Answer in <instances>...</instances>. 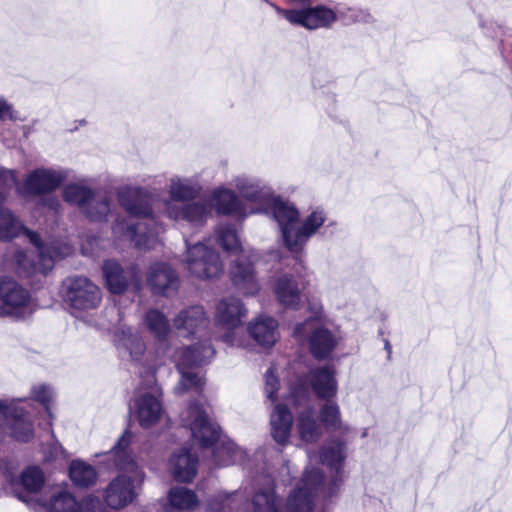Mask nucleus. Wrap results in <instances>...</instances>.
<instances>
[{"label": "nucleus", "instance_id": "obj_1", "mask_svg": "<svg viewBox=\"0 0 512 512\" xmlns=\"http://www.w3.org/2000/svg\"><path fill=\"white\" fill-rule=\"evenodd\" d=\"M117 198L128 218L116 219L113 234L140 249L153 248L164 228L153 215L149 192L142 187L125 186L119 189Z\"/></svg>", "mask_w": 512, "mask_h": 512}, {"label": "nucleus", "instance_id": "obj_2", "mask_svg": "<svg viewBox=\"0 0 512 512\" xmlns=\"http://www.w3.org/2000/svg\"><path fill=\"white\" fill-rule=\"evenodd\" d=\"M263 206L270 209L278 224L284 247L293 254L302 253L310 238L327 220L325 210L317 207L300 222L298 209L292 203L276 198L273 194L270 203Z\"/></svg>", "mask_w": 512, "mask_h": 512}, {"label": "nucleus", "instance_id": "obj_3", "mask_svg": "<svg viewBox=\"0 0 512 512\" xmlns=\"http://www.w3.org/2000/svg\"><path fill=\"white\" fill-rule=\"evenodd\" d=\"M132 438V433L126 430L112 449L117 469L130 473V475L123 474L113 479L105 490V502L113 509H119L131 503L137 495V487L144 481L143 471L127 450Z\"/></svg>", "mask_w": 512, "mask_h": 512}, {"label": "nucleus", "instance_id": "obj_4", "mask_svg": "<svg viewBox=\"0 0 512 512\" xmlns=\"http://www.w3.org/2000/svg\"><path fill=\"white\" fill-rule=\"evenodd\" d=\"M217 242L227 252L238 254V258L231 265L230 279L234 286L245 295H254L259 289L258 279L253 262L257 254L246 251L239 241V237L233 224H221L216 230Z\"/></svg>", "mask_w": 512, "mask_h": 512}, {"label": "nucleus", "instance_id": "obj_5", "mask_svg": "<svg viewBox=\"0 0 512 512\" xmlns=\"http://www.w3.org/2000/svg\"><path fill=\"white\" fill-rule=\"evenodd\" d=\"M214 355L215 349L209 340L176 350L174 360L181 374L179 384L175 388L177 394H183L189 390L201 391L204 385L203 379L187 369L209 363Z\"/></svg>", "mask_w": 512, "mask_h": 512}, {"label": "nucleus", "instance_id": "obj_6", "mask_svg": "<svg viewBox=\"0 0 512 512\" xmlns=\"http://www.w3.org/2000/svg\"><path fill=\"white\" fill-rule=\"evenodd\" d=\"M0 315L15 320L31 317L37 309V303L29 290L10 277H0Z\"/></svg>", "mask_w": 512, "mask_h": 512}, {"label": "nucleus", "instance_id": "obj_7", "mask_svg": "<svg viewBox=\"0 0 512 512\" xmlns=\"http://www.w3.org/2000/svg\"><path fill=\"white\" fill-rule=\"evenodd\" d=\"M64 200L76 205L91 221H102L111 210L109 197L99 190L78 183H70L63 189Z\"/></svg>", "mask_w": 512, "mask_h": 512}, {"label": "nucleus", "instance_id": "obj_8", "mask_svg": "<svg viewBox=\"0 0 512 512\" xmlns=\"http://www.w3.org/2000/svg\"><path fill=\"white\" fill-rule=\"evenodd\" d=\"M320 399H331L337 393V380L332 366H323L312 369L306 376L299 377L291 388V397L300 404L309 398V389Z\"/></svg>", "mask_w": 512, "mask_h": 512}, {"label": "nucleus", "instance_id": "obj_9", "mask_svg": "<svg viewBox=\"0 0 512 512\" xmlns=\"http://www.w3.org/2000/svg\"><path fill=\"white\" fill-rule=\"evenodd\" d=\"M61 293L64 302L74 312L96 309L102 300L99 287L83 276L66 278L62 283Z\"/></svg>", "mask_w": 512, "mask_h": 512}, {"label": "nucleus", "instance_id": "obj_10", "mask_svg": "<svg viewBox=\"0 0 512 512\" xmlns=\"http://www.w3.org/2000/svg\"><path fill=\"white\" fill-rule=\"evenodd\" d=\"M293 335L300 342L307 338L309 350L318 360L328 358L338 345L337 336L317 323L315 319H307L298 323L294 328Z\"/></svg>", "mask_w": 512, "mask_h": 512}, {"label": "nucleus", "instance_id": "obj_11", "mask_svg": "<svg viewBox=\"0 0 512 512\" xmlns=\"http://www.w3.org/2000/svg\"><path fill=\"white\" fill-rule=\"evenodd\" d=\"M246 309L242 301L236 297L222 299L215 313V324L217 327L226 330L221 340L229 346L243 347V341L237 336L236 329L243 323L246 317Z\"/></svg>", "mask_w": 512, "mask_h": 512}, {"label": "nucleus", "instance_id": "obj_12", "mask_svg": "<svg viewBox=\"0 0 512 512\" xmlns=\"http://www.w3.org/2000/svg\"><path fill=\"white\" fill-rule=\"evenodd\" d=\"M186 266L199 279L217 278L223 273L219 254L202 242L193 245L186 241Z\"/></svg>", "mask_w": 512, "mask_h": 512}, {"label": "nucleus", "instance_id": "obj_13", "mask_svg": "<svg viewBox=\"0 0 512 512\" xmlns=\"http://www.w3.org/2000/svg\"><path fill=\"white\" fill-rule=\"evenodd\" d=\"M19 402L27 403L22 399H0V431L5 432L7 426L15 440L28 442L33 437L32 423L26 418L24 408L18 406Z\"/></svg>", "mask_w": 512, "mask_h": 512}, {"label": "nucleus", "instance_id": "obj_14", "mask_svg": "<svg viewBox=\"0 0 512 512\" xmlns=\"http://www.w3.org/2000/svg\"><path fill=\"white\" fill-rule=\"evenodd\" d=\"M182 421L189 427L192 437L203 447L212 446L220 437V427L198 403L189 405Z\"/></svg>", "mask_w": 512, "mask_h": 512}, {"label": "nucleus", "instance_id": "obj_15", "mask_svg": "<svg viewBox=\"0 0 512 512\" xmlns=\"http://www.w3.org/2000/svg\"><path fill=\"white\" fill-rule=\"evenodd\" d=\"M276 10L291 24L299 25L309 30L330 27L337 20V13L325 5H316L302 9L277 8Z\"/></svg>", "mask_w": 512, "mask_h": 512}, {"label": "nucleus", "instance_id": "obj_16", "mask_svg": "<svg viewBox=\"0 0 512 512\" xmlns=\"http://www.w3.org/2000/svg\"><path fill=\"white\" fill-rule=\"evenodd\" d=\"M103 276L108 290L113 294H121L130 284L137 288L140 285V270L136 264L123 268L115 260H106L102 266Z\"/></svg>", "mask_w": 512, "mask_h": 512}, {"label": "nucleus", "instance_id": "obj_17", "mask_svg": "<svg viewBox=\"0 0 512 512\" xmlns=\"http://www.w3.org/2000/svg\"><path fill=\"white\" fill-rule=\"evenodd\" d=\"M66 175L61 170L37 168L31 171L22 186L23 195L41 196L52 193L65 181Z\"/></svg>", "mask_w": 512, "mask_h": 512}, {"label": "nucleus", "instance_id": "obj_18", "mask_svg": "<svg viewBox=\"0 0 512 512\" xmlns=\"http://www.w3.org/2000/svg\"><path fill=\"white\" fill-rule=\"evenodd\" d=\"M166 213L170 219L185 220L193 226L203 225L211 214L209 202L199 200L196 202L178 205L167 201L165 203Z\"/></svg>", "mask_w": 512, "mask_h": 512}, {"label": "nucleus", "instance_id": "obj_19", "mask_svg": "<svg viewBox=\"0 0 512 512\" xmlns=\"http://www.w3.org/2000/svg\"><path fill=\"white\" fill-rule=\"evenodd\" d=\"M147 283L154 294L170 296L179 288L176 272L167 264L157 262L149 267Z\"/></svg>", "mask_w": 512, "mask_h": 512}, {"label": "nucleus", "instance_id": "obj_20", "mask_svg": "<svg viewBox=\"0 0 512 512\" xmlns=\"http://www.w3.org/2000/svg\"><path fill=\"white\" fill-rule=\"evenodd\" d=\"M157 389L152 392L140 394L135 400L133 408L135 410L139 424L144 428H149L156 424L162 415V404L159 397L155 394Z\"/></svg>", "mask_w": 512, "mask_h": 512}, {"label": "nucleus", "instance_id": "obj_21", "mask_svg": "<svg viewBox=\"0 0 512 512\" xmlns=\"http://www.w3.org/2000/svg\"><path fill=\"white\" fill-rule=\"evenodd\" d=\"M218 214L245 218L247 216L245 206L234 191L225 187L213 190L210 202Z\"/></svg>", "mask_w": 512, "mask_h": 512}, {"label": "nucleus", "instance_id": "obj_22", "mask_svg": "<svg viewBox=\"0 0 512 512\" xmlns=\"http://www.w3.org/2000/svg\"><path fill=\"white\" fill-rule=\"evenodd\" d=\"M169 465L176 481L191 482L197 474L198 458L190 449L182 448L173 453Z\"/></svg>", "mask_w": 512, "mask_h": 512}, {"label": "nucleus", "instance_id": "obj_23", "mask_svg": "<svg viewBox=\"0 0 512 512\" xmlns=\"http://www.w3.org/2000/svg\"><path fill=\"white\" fill-rule=\"evenodd\" d=\"M235 188L247 200L264 205L269 204L273 194L270 187L262 184L259 180L245 175L237 176L233 180Z\"/></svg>", "mask_w": 512, "mask_h": 512}, {"label": "nucleus", "instance_id": "obj_24", "mask_svg": "<svg viewBox=\"0 0 512 512\" xmlns=\"http://www.w3.org/2000/svg\"><path fill=\"white\" fill-rule=\"evenodd\" d=\"M209 318L204 308L200 305H192L182 309L174 319V326L179 331H185L187 335H193L200 329L208 326Z\"/></svg>", "mask_w": 512, "mask_h": 512}, {"label": "nucleus", "instance_id": "obj_25", "mask_svg": "<svg viewBox=\"0 0 512 512\" xmlns=\"http://www.w3.org/2000/svg\"><path fill=\"white\" fill-rule=\"evenodd\" d=\"M21 232L28 237L34 246L41 248V238L37 233L24 228L10 210L0 208V239L10 240L17 237Z\"/></svg>", "mask_w": 512, "mask_h": 512}, {"label": "nucleus", "instance_id": "obj_26", "mask_svg": "<svg viewBox=\"0 0 512 512\" xmlns=\"http://www.w3.org/2000/svg\"><path fill=\"white\" fill-rule=\"evenodd\" d=\"M278 323L272 317L260 316L250 323L248 330L251 337L261 346L271 347L278 340Z\"/></svg>", "mask_w": 512, "mask_h": 512}, {"label": "nucleus", "instance_id": "obj_27", "mask_svg": "<svg viewBox=\"0 0 512 512\" xmlns=\"http://www.w3.org/2000/svg\"><path fill=\"white\" fill-rule=\"evenodd\" d=\"M271 435L281 445L287 443L293 424L290 410L282 404H277L270 417Z\"/></svg>", "mask_w": 512, "mask_h": 512}, {"label": "nucleus", "instance_id": "obj_28", "mask_svg": "<svg viewBox=\"0 0 512 512\" xmlns=\"http://www.w3.org/2000/svg\"><path fill=\"white\" fill-rule=\"evenodd\" d=\"M18 273L29 277L36 273L46 275L54 266V259L50 254L41 250L38 254V262L33 263L24 251H18L16 254Z\"/></svg>", "mask_w": 512, "mask_h": 512}, {"label": "nucleus", "instance_id": "obj_29", "mask_svg": "<svg viewBox=\"0 0 512 512\" xmlns=\"http://www.w3.org/2000/svg\"><path fill=\"white\" fill-rule=\"evenodd\" d=\"M275 294L279 303L286 308L297 309L301 303V289L291 275H283L278 278Z\"/></svg>", "mask_w": 512, "mask_h": 512}, {"label": "nucleus", "instance_id": "obj_30", "mask_svg": "<svg viewBox=\"0 0 512 512\" xmlns=\"http://www.w3.org/2000/svg\"><path fill=\"white\" fill-rule=\"evenodd\" d=\"M201 189V185L193 179L174 176L169 184L170 201L173 203L194 200L199 196Z\"/></svg>", "mask_w": 512, "mask_h": 512}, {"label": "nucleus", "instance_id": "obj_31", "mask_svg": "<svg viewBox=\"0 0 512 512\" xmlns=\"http://www.w3.org/2000/svg\"><path fill=\"white\" fill-rule=\"evenodd\" d=\"M297 430L301 440L304 442L313 443L320 438L321 427L315 419V413L312 407H308L298 416Z\"/></svg>", "mask_w": 512, "mask_h": 512}, {"label": "nucleus", "instance_id": "obj_32", "mask_svg": "<svg viewBox=\"0 0 512 512\" xmlns=\"http://www.w3.org/2000/svg\"><path fill=\"white\" fill-rule=\"evenodd\" d=\"M346 458L345 443L340 440H333L321 449L320 461L335 472L336 476L340 474L343 461Z\"/></svg>", "mask_w": 512, "mask_h": 512}, {"label": "nucleus", "instance_id": "obj_33", "mask_svg": "<svg viewBox=\"0 0 512 512\" xmlns=\"http://www.w3.org/2000/svg\"><path fill=\"white\" fill-rule=\"evenodd\" d=\"M170 506L165 508V512H182L183 510L193 509L198 505L196 494L185 487H173L169 491Z\"/></svg>", "mask_w": 512, "mask_h": 512}, {"label": "nucleus", "instance_id": "obj_34", "mask_svg": "<svg viewBox=\"0 0 512 512\" xmlns=\"http://www.w3.org/2000/svg\"><path fill=\"white\" fill-rule=\"evenodd\" d=\"M118 345L129 352L135 362L141 360L145 352V343L142 338L129 327H122L116 334Z\"/></svg>", "mask_w": 512, "mask_h": 512}, {"label": "nucleus", "instance_id": "obj_35", "mask_svg": "<svg viewBox=\"0 0 512 512\" xmlns=\"http://www.w3.org/2000/svg\"><path fill=\"white\" fill-rule=\"evenodd\" d=\"M212 456L216 466L226 467L241 463L245 459L246 453L236 444L228 442L214 449Z\"/></svg>", "mask_w": 512, "mask_h": 512}, {"label": "nucleus", "instance_id": "obj_36", "mask_svg": "<svg viewBox=\"0 0 512 512\" xmlns=\"http://www.w3.org/2000/svg\"><path fill=\"white\" fill-rule=\"evenodd\" d=\"M210 507L213 512H248L249 502L242 493L235 492L219 496Z\"/></svg>", "mask_w": 512, "mask_h": 512}, {"label": "nucleus", "instance_id": "obj_37", "mask_svg": "<svg viewBox=\"0 0 512 512\" xmlns=\"http://www.w3.org/2000/svg\"><path fill=\"white\" fill-rule=\"evenodd\" d=\"M69 476L76 486L85 488L95 484L97 479L94 467L78 460L72 461L70 464Z\"/></svg>", "mask_w": 512, "mask_h": 512}, {"label": "nucleus", "instance_id": "obj_38", "mask_svg": "<svg viewBox=\"0 0 512 512\" xmlns=\"http://www.w3.org/2000/svg\"><path fill=\"white\" fill-rule=\"evenodd\" d=\"M145 324L150 333L158 340L165 341L169 332L170 325L166 316L157 309L149 310L145 315Z\"/></svg>", "mask_w": 512, "mask_h": 512}, {"label": "nucleus", "instance_id": "obj_39", "mask_svg": "<svg viewBox=\"0 0 512 512\" xmlns=\"http://www.w3.org/2000/svg\"><path fill=\"white\" fill-rule=\"evenodd\" d=\"M326 401L320 409L321 422L328 431L346 433L348 427L341 422L339 406L335 402L330 401V399Z\"/></svg>", "mask_w": 512, "mask_h": 512}, {"label": "nucleus", "instance_id": "obj_40", "mask_svg": "<svg viewBox=\"0 0 512 512\" xmlns=\"http://www.w3.org/2000/svg\"><path fill=\"white\" fill-rule=\"evenodd\" d=\"M49 511L84 512L82 502H78L75 497L67 491H61L52 497L49 504Z\"/></svg>", "mask_w": 512, "mask_h": 512}, {"label": "nucleus", "instance_id": "obj_41", "mask_svg": "<svg viewBox=\"0 0 512 512\" xmlns=\"http://www.w3.org/2000/svg\"><path fill=\"white\" fill-rule=\"evenodd\" d=\"M20 481L28 492L36 493L44 484V475L38 467H28L21 473Z\"/></svg>", "mask_w": 512, "mask_h": 512}, {"label": "nucleus", "instance_id": "obj_42", "mask_svg": "<svg viewBox=\"0 0 512 512\" xmlns=\"http://www.w3.org/2000/svg\"><path fill=\"white\" fill-rule=\"evenodd\" d=\"M17 185L15 171L0 167V203L5 200L6 191Z\"/></svg>", "mask_w": 512, "mask_h": 512}, {"label": "nucleus", "instance_id": "obj_43", "mask_svg": "<svg viewBox=\"0 0 512 512\" xmlns=\"http://www.w3.org/2000/svg\"><path fill=\"white\" fill-rule=\"evenodd\" d=\"M31 396L34 400L41 403L50 415L49 403L53 397L52 389L47 385H37L31 389Z\"/></svg>", "mask_w": 512, "mask_h": 512}, {"label": "nucleus", "instance_id": "obj_44", "mask_svg": "<svg viewBox=\"0 0 512 512\" xmlns=\"http://www.w3.org/2000/svg\"><path fill=\"white\" fill-rule=\"evenodd\" d=\"M265 393L266 397L275 402L277 399V392L279 389V380L275 375V368L270 367L265 373Z\"/></svg>", "mask_w": 512, "mask_h": 512}, {"label": "nucleus", "instance_id": "obj_45", "mask_svg": "<svg viewBox=\"0 0 512 512\" xmlns=\"http://www.w3.org/2000/svg\"><path fill=\"white\" fill-rule=\"evenodd\" d=\"M84 512H107L101 502L97 499H85L83 502Z\"/></svg>", "mask_w": 512, "mask_h": 512}, {"label": "nucleus", "instance_id": "obj_46", "mask_svg": "<svg viewBox=\"0 0 512 512\" xmlns=\"http://www.w3.org/2000/svg\"><path fill=\"white\" fill-rule=\"evenodd\" d=\"M308 309L313 314V316L310 317L309 319H315L316 322L319 323V320H320L321 314H322V310H323L322 304L320 303V301L315 300V299L309 301Z\"/></svg>", "mask_w": 512, "mask_h": 512}, {"label": "nucleus", "instance_id": "obj_47", "mask_svg": "<svg viewBox=\"0 0 512 512\" xmlns=\"http://www.w3.org/2000/svg\"><path fill=\"white\" fill-rule=\"evenodd\" d=\"M5 118H9V119L14 118L12 106L10 104H8L6 101L0 100V119H5Z\"/></svg>", "mask_w": 512, "mask_h": 512}, {"label": "nucleus", "instance_id": "obj_48", "mask_svg": "<svg viewBox=\"0 0 512 512\" xmlns=\"http://www.w3.org/2000/svg\"><path fill=\"white\" fill-rule=\"evenodd\" d=\"M49 206L53 209H57L59 206V201L57 199H49Z\"/></svg>", "mask_w": 512, "mask_h": 512}, {"label": "nucleus", "instance_id": "obj_49", "mask_svg": "<svg viewBox=\"0 0 512 512\" xmlns=\"http://www.w3.org/2000/svg\"><path fill=\"white\" fill-rule=\"evenodd\" d=\"M290 2H295L300 5H309L313 0H289Z\"/></svg>", "mask_w": 512, "mask_h": 512}, {"label": "nucleus", "instance_id": "obj_50", "mask_svg": "<svg viewBox=\"0 0 512 512\" xmlns=\"http://www.w3.org/2000/svg\"><path fill=\"white\" fill-rule=\"evenodd\" d=\"M385 350L388 353V357H390L391 352H392V347L388 340H385Z\"/></svg>", "mask_w": 512, "mask_h": 512}, {"label": "nucleus", "instance_id": "obj_51", "mask_svg": "<svg viewBox=\"0 0 512 512\" xmlns=\"http://www.w3.org/2000/svg\"><path fill=\"white\" fill-rule=\"evenodd\" d=\"M151 376H153L155 374V371L151 370Z\"/></svg>", "mask_w": 512, "mask_h": 512}]
</instances>
